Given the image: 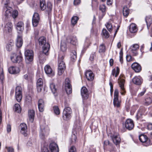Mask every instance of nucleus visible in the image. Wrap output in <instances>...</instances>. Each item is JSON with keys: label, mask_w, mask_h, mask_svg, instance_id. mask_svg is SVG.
<instances>
[{"label": "nucleus", "mask_w": 152, "mask_h": 152, "mask_svg": "<svg viewBox=\"0 0 152 152\" xmlns=\"http://www.w3.org/2000/svg\"><path fill=\"white\" fill-rule=\"evenodd\" d=\"M90 44L91 42L90 39V37H86L84 45V48H88L90 45Z\"/></svg>", "instance_id": "ea45409f"}, {"label": "nucleus", "mask_w": 152, "mask_h": 152, "mask_svg": "<svg viewBox=\"0 0 152 152\" xmlns=\"http://www.w3.org/2000/svg\"><path fill=\"white\" fill-rule=\"evenodd\" d=\"M64 57V53L60 54L58 56V68L59 69H64L65 68V64L63 61Z\"/></svg>", "instance_id": "9b49d317"}, {"label": "nucleus", "mask_w": 152, "mask_h": 152, "mask_svg": "<svg viewBox=\"0 0 152 152\" xmlns=\"http://www.w3.org/2000/svg\"><path fill=\"white\" fill-rule=\"evenodd\" d=\"M14 43L12 40H10L6 46V49L8 51L11 50L12 49V47L13 46Z\"/></svg>", "instance_id": "4c0bfd02"}, {"label": "nucleus", "mask_w": 152, "mask_h": 152, "mask_svg": "<svg viewBox=\"0 0 152 152\" xmlns=\"http://www.w3.org/2000/svg\"><path fill=\"white\" fill-rule=\"evenodd\" d=\"M60 49L62 52L65 51L67 49L66 44L64 42H61V44Z\"/></svg>", "instance_id": "c03bdc74"}, {"label": "nucleus", "mask_w": 152, "mask_h": 152, "mask_svg": "<svg viewBox=\"0 0 152 152\" xmlns=\"http://www.w3.org/2000/svg\"><path fill=\"white\" fill-rule=\"evenodd\" d=\"M20 127L21 128L20 132L24 136H26L27 135V127L26 124L25 123L21 124L20 125Z\"/></svg>", "instance_id": "412c9836"}, {"label": "nucleus", "mask_w": 152, "mask_h": 152, "mask_svg": "<svg viewBox=\"0 0 152 152\" xmlns=\"http://www.w3.org/2000/svg\"><path fill=\"white\" fill-rule=\"evenodd\" d=\"M5 148L7 150L8 152H14V149L12 147L6 146Z\"/></svg>", "instance_id": "5fc2aeb1"}, {"label": "nucleus", "mask_w": 152, "mask_h": 152, "mask_svg": "<svg viewBox=\"0 0 152 152\" xmlns=\"http://www.w3.org/2000/svg\"><path fill=\"white\" fill-rule=\"evenodd\" d=\"M13 9L10 6L5 5L3 7V12L5 19L9 18L11 16Z\"/></svg>", "instance_id": "423d86ee"}, {"label": "nucleus", "mask_w": 152, "mask_h": 152, "mask_svg": "<svg viewBox=\"0 0 152 152\" xmlns=\"http://www.w3.org/2000/svg\"><path fill=\"white\" fill-rule=\"evenodd\" d=\"M18 11L16 10H14L12 12L11 16L14 19L16 18L18 16Z\"/></svg>", "instance_id": "a18cd8bd"}, {"label": "nucleus", "mask_w": 152, "mask_h": 152, "mask_svg": "<svg viewBox=\"0 0 152 152\" xmlns=\"http://www.w3.org/2000/svg\"><path fill=\"white\" fill-rule=\"evenodd\" d=\"M49 129L47 126H41L39 132V136L42 139H44L49 135Z\"/></svg>", "instance_id": "7ed1b4c3"}, {"label": "nucleus", "mask_w": 152, "mask_h": 152, "mask_svg": "<svg viewBox=\"0 0 152 152\" xmlns=\"http://www.w3.org/2000/svg\"><path fill=\"white\" fill-rule=\"evenodd\" d=\"M77 56H71V60L72 61H74L76 60Z\"/></svg>", "instance_id": "0e129e2a"}, {"label": "nucleus", "mask_w": 152, "mask_h": 152, "mask_svg": "<svg viewBox=\"0 0 152 152\" xmlns=\"http://www.w3.org/2000/svg\"><path fill=\"white\" fill-rule=\"evenodd\" d=\"M53 110L54 113L56 115H58L60 114L59 109L58 106L53 107Z\"/></svg>", "instance_id": "09e8293b"}, {"label": "nucleus", "mask_w": 152, "mask_h": 152, "mask_svg": "<svg viewBox=\"0 0 152 152\" xmlns=\"http://www.w3.org/2000/svg\"><path fill=\"white\" fill-rule=\"evenodd\" d=\"M146 110V109L144 107H141L138 113V115H139V114L142 115L144 114Z\"/></svg>", "instance_id": "603ef678"}, {"label": "nucleus", "mask_w": 152, "mask_h": 152, "mask_svg": "<svg viewBox=\"0 0 152 152\" xmlns=\"http://www.w3.org/2000/svg\"><path fill=\"white\" fill-rule=\"evenodd\" d=\"M105 50V46L103 44H102L99 46V52L100 53L104 52Z\"/></svg>", "instance_id": "49530a36"}, {"label": "nucleus", "mask_w": 152, "mask_h": 152, "mask_svg": "<svg viewBox=\"0 0 152 152\" xmlns=\"http://www.w3.org/2000/svg\"><path fill=\"white\" fill-rule=\"evenodd\" d=\"M144 104L148 106L152 103V99L150 97H148L145 98L144 101Z\"/></svg>", "instance_id": "c9c22d12"}, {"label": "nucleus", "mask_w": 152, "mask_h": 152, "mask_svg": "<svg viewBox=\"0 0 152 152\" xmlns=\"http://www.w3.org/2000/svg\"><path fill=\"white\" fill-rule=\"evenodd\" d=\"M77 133L75 130H73L72 131V134L70 139V142L71 144L74 143L75 142L77 139Z\"/></svg>", "instance_id": "2f4dec72"}, {"label": "nucleus", "mask_w": 152, "mask_h": 152, "mask_svg": "<svg viewBox=\"0 0 152 152\" xmlns=\"http://www.w3.org/2000/svg\"><path fill=\"white\" fill-rule=\"evenodd\" d=\"M118 82L121 90V94L122 95H124L125 92L124 88L125 80L123 79L119 78L118 79Z\"/></svg>", "instance_id": "a211bd4d"}, {"label": "nucleus", "mask_w": 152, "mask_h": 152, "mask_svg": "<svg viewBox=\"0 0 152 152\" xmlns=\"http://www.w3.org/2000/svg\"><path fill=\"white\" fill-rule=\"evenodd\" d=\"M120 61L121 62V64L123 63V52L121 50L120 52Z\"/></svg>", "instance_id": "4d7b16f0"}, {"label": "nucleus", "mask_w": 152, "mask_h": 152, "mask_svg": "<svg viewBox=\"0 0 152 152\" xmlns=\"http://www.w3.org/2000/svg\"><path fill=\"white\" fill-rule=\"evenodd\" d=\"M132 53L135 56L137 54V51L139 49V45L137 44H134L131 46Z\"/></svg>", "instance_id": "bb28decb"}, {"label": "nucleus", "mask_w": 152, "mask_h": 152, "mask_svg": "<svg viewBox=\"0 0 152 152\" xmlns=\"http://www.w3.org/2000/svg\"><path fill=\"white\" fill-rule=\"evenodd\" d=\"M85 75L87 79L89 81H92L94 79V75L91 71H86Z\"/></svg>", "instance_id": "aec40b11"}, {"label": "nucleus", "mask_w": 152, "mask_h": 152, "mask_svg": "<svg viewBox=\"0 0 152 152\" xmlns=\"http://www.w3.org/2000/svg\"><path fill=\"white\" fill-rule=\"evenodd\" d=\"M146 89L145 88H143L142 91L138 94V96L140 97L142 96L143 95H144L145 93L146 92Z\"/></svg>", "instance_id": "6e6d98bb"}, {"label": "nucleus", "mask_w": 152, "mask_h": 152, "mask_svg": "<svg viewBox=\"0 0 152 152\" xmlns=\"http://www.w3.org/2000/svg\"><path fill=\"white\" fill-rule=\"evenodd\" d=\"M134 124L133 121L131 119H128L125 121V126L129 130H132L134 128Z\"/></svg>", "instance_id": "f8f14e48"}, {"label": "nucleus", "mask_w": 152, "mask_h": 152, "mask_svg": "<svg viewBox=\"0 0 152 152\" xmlns=\"http://www.w3.org/2000/svg\"><path fill=\"white\" fill-rule=\"evenodd\" d=\"M40 6L42 10H45L48 15H50L52 8V4L50 2H48L46 6L45 0H40Z\"/></svg>", "instance_id": "f03ea898"}, {"label": "nucleus", "mask_w": 152, "mask_h": 152, "mask_svg": "<svg viewBox=\"0 0 152 152\" xmlns=\"http://www.w3.org/2000/svg\"><path fill=\"white\" fill-rule=\"evenodd\" d=\"M99 9L102 12H105L106 10V7L104 4L100 5L99 7Z\"/></svg>", "instance_id": "8fccbe9b"}, {"label": "nucleus", "mask_w": 152, "mask_h": 152, "mask_svg": "<svg viewBox=\"0 0 152 152\" xmlns=\"http://www.w3.org/2000/svg\"><path fill=\"white\" fill-rule=\"evenodd\" d=\"M44 102L42 99H40L38 101V107L40 112H42L44 110Z\"/></svg>", "instance_id": "7c9ffc66"}, {"label": "nucleus", "mask_w": 152, "mask_h": 152, "mask_svg": "<svg viewBox=\"0 0 152 152\" xmlns=\"http://www.w3.org/2000/svg\"><path fill=\"white\" fill-rule=\"evenodd\" d=\"M103 35L105 38H107L109 37L110 35L108 32L105 29L103 28L102 30Z\"/></svg>", "instance_id": "de8ad7c7"}, {"label": "nucleus", "mask_w": 152, "mask_h": 152, "mask_svg": "<svg viewBox=\"0 0 152 152\" xmlns=\"http://www.w3.org/2000/svg\"><path fill=\"white\" fill-rule=\"evenodd\" d=\"M81 96L83 99H87L89 97L88 91L87 88L85 87H83L81 90Z\"/></svg>", "instance_id": "f3484780"}, {"label": "nucleus", "mask_w": 152, "mask_h": 152, "mask_svg": "<svg viewBox=\"0 0 152 152\" xmlns=\"http://www.w3.org/2000/svg\"><path fill=\"white\" fill-rule=\"evenodd\" d=\"M140 140L142 143H143V145L147 146L151 145V142L150 140L148 139L147 136L144 134H141L139 136Z\"/></svg>", "instance_id": "9d476101"}, {"label": "nucleus", "mask_w": 152, "mask_h": 152, "mask_svg": "<svg viewBox=\"0 0 152 152\" xmlns=\"http://www.w3.org/2000/svg\"><path fill=\"white\" fill-rule=\"evenodd\" d=\"M13 28L12 23L9 22L5 26L4 28V32L6 34H9L12 32Z\"/></svg>", "instance_id": "dca6fc26"}, {"label": "nucleus", "mask_w": 152, "mask_h": 152, "mask_svg": "<svg viewBox=\"0 0 152 152\" xmlns=\"http://www.w3.org/2000/svg\"><path fill=\"white\" fill-rule=\"evenodd\" d=\"M64 69H59L58 68V74L59 75H61L64 72Z\"/></svg>", "instance_id": "bf43d9fd"}, {"label": "nucleus", "mask_w": 152, "mask_h": 152, "mask_svg": "<svg viewBox=\"0 0 152 152\" xmlns=\"http://www.w3.org/2000/svg\"><path fill=\"white\" fill-rule=\"evenodd\" d=\"M49 148L51 152H58V148L57 144L53 142L50 144Z\"/></svg>", "instance_id": "5701e85b"}, {"label": "nucleus", "mask_w": 152, "mask_h": 152, "mask_svg": "<svg viewBox=\"0 0 152 152\" xmlns=\"http://www.w3.org/2000/svg\"><path fill=\"white\" fill-rule=\"evenodd\" d=\"M129 13V9L126 7H124L123 8V14L124 16L127 17Z\"/></svg>", "instance_id": "37998d69"}, {"label": "nucleus", "mask_w": 152, "mask_h": 152, "mask_svg": "<svg viewBox=\"0 0 152 152\" xmlns=\"http://www.w3.org/2000/svg\"><path fill=\"white\" fill-rule=\"evenodd\" d=\"M25 61L26 64L31 63L33 60L34 53L31 50H26L25 52Z\"/></svg>", "instance_id": "20e7f679"}, {"label": "nucleus", "mask_w": 152, "mask_h": 152, "mask_svg": "<svg viewBox=\"0 0 152 152\" xmlns=\"http://www.w3.org/2000/svg\"><path fill=\"white\" fill-rule=\"evenodd\" d=\"M72 111L70 108L67 107H65L64 110L62 118L64 120L68 121L71 118Z\"/></svg>", "instance_id": "39448f33"}, {"label": "nucleus", "mask_w": 152, "mask_h": 152, "mask_svg": "<svg viewBox=\"0 0 152 152\" xmlns=\"http://www.w3.org/2000/svg\"><path fill=\"white\" fill-rule=\"evenodd\" d=\"M119 73V69L118 67H117L116 69H114L112 70V75L113 76L115 75V77H116L118 75Z\"/></svg>", "instance_id": "e433bc0d"}, {"label": "nucleus", "mask_w": 152, "mask_h": 152, "mask_svg": "<svg viewBox=\"0 0 152 152\" xmlns=\"http://www.w3.org/2000/svg\"><path fill=\"white\" fill-rule=\"evenodd\" d=\"M65 83V89L66 93L67 94H70L72 92V88L69 79H66Z\"/></svg>", "instance_id": "ddd939ff"}, {"label": "nucleus", "mask_w": 152, "mask_h": 152, "mask_svg": "<svg viewBox=\"0 0 152 152\" xmlns=\"http://www.w3.org/2000/svg\"><path fill=\"white\" fill-rule=\"evenodd\" d=\"M22 88L19 86H17L15 89V96L16 100L20 102L22 98Z\"/></svg>", "instance_id": "6e6552de"}, {"label": "nucleus", "mask_w": 152, "mask_h": 152, "mask_svg": "<svg viewBox=\"0 0 152 152\" xmlns=\"http://www.w3.org/2000/svg\"><path fill=\"white\" fill-rule=\"evenodd\" d=\"M70 43L73 45H76L77 44V40L75 36H73L70 38Z\"/></svg>", "instance_id": "a19ab883"}, {"label": "nucleus", "mask_w": 152, "mask_h": 152, "mask_svg": "<svg viewBox=\"0 0 152 152\" xmlns=\"http://www.w3.org/2000/svg\"><path fill=\"white\" fill-rule=\"evenodd\" d=\"M80 0H74V4L75 5H78L80 3Z\"/></svg>", "instance_id": "e2e57ef3"}, {"label": "nucleus", "mask_w": 152, "mask_h": 152, "mask_svg": "<svg viewBox=\"0 0 152 152\" xmlns=\"http://www.w3.org/2000/svg\"><path fill=\"white\" fill-rule=\"evenodd\" d=\"M132 82L136 85H140L142 84V80L140 77L135 76L133 78Z\"/></svg>", "instance_id": "393cba45"}, {"label": "nucleus", "mask_w": 152, "mask_h": 152, "mask_svg": "<svg viewBox=\"0 0 152 152\" xmlns=\"http://www.w3.org/2000/svg\"><path fill=\"white\" fill-rule=\"evenodd\" d=\"M147 128L148 130H152V124H149L147 125Z\"/></svg>", "instance_id": "338daca9"}, {"label": "nucleus", "mask_w": 152, "mask_h": 152, "mask_svg": "<svg viewBox=\"0 0 152 152\" xmlns=\"http://www.w3.org/2000/svg\"><path fill=\"white\" fill-rule=\"evenodd\" d=\"M8 71L10 73L16 74L19 72L20 70L18 67L12 66L9 68Z\"/></svg>", "instance_id": "a878e982"}, {"label": "nucleus", "mask_w": 152, "mask_h": 152, "mask_svg": "<svg viewBox=\"0 0 152 152\" xmlns=\"http://www.w3.org/2000/svg\"><path fill=\"white\" fill-rule=\"evenodd\" d=\"M110 137L113 142L116 145L120 144L121 142V138L118 133H115L111 135Z\"/></svg>", "instance_id": "4468645a"}, {"label": "nucleus", "mask_w": 152, "mask_h": 152, "mask_svg": "<svg viewBox=\"0 0 152 152\" xmlns=\"http://www.w3.org/2000/svg\"><path fill=\"white\" fill-rule=\"evenodd\" d=\"M4 78V75L3 72V69L2 68H0V79L2 80Z\"/></svg>", "instance_id": "864d4df0"}, {"label": "nucleus", "mask_w": 152, "mask_h": 152, "mask_svg": "<svg viewBox=\"0 0 152 152\" xmlns=\"http://www.w3.org/2000/svg\"><path fill=\"white\" fill-rule=\"evenodd\" d=\"M129 30L132 33H135L137 30L136 25L134 23L131 24L130 26Z\"/></svg>", "instance_id": "f704fd0d"}, {"label": "nucleus", "mask_w": 152, "mask_h": 152, "mask_svg": "<svg viewBox=\"0 0 152 152\" xmlns=\"http://www.w3.org/2000/svg\"><path fill=\"white\" fill-rule=\"evenodd\" d=\"M132 57L130 55H127L126 56V59L127 61H129L132 60Z\"/></svg>", "instance_id": "680f3d73"}, {"label": "nucleus", "mask_w": 152, "mask_h": 152, "mask_svg": "<svg viewBox=\"0 0 152 152\" xmlns=\"http://www.w3.org/2000/svg\"><path fill=\"white\" fill-rule=\"evenodd\" d=\"M145 20L148 29L150 27H151V33L152 34V17L151 16H148L146 17Z\"/></svg>", "instance_id": "6ab92c4d"}, {"label": "nucleus", "mask_w": 152, "mask_h": 152, "mask_svg": "<svg viewBox=\"0 0 152 152\" xmlns=\"http://www.w3.org/2000/svg\"><path fill=\"white\" fill-rule=\"evenodd\" d=\"M14 109L16 112L18 113H20L21 112V108L20 105L18 104H15Z\"/></svg>", "instance_id": "79ce46f5"}, {"label": "nucleus", "mask_w": 152, "mask_h": 152, "mask_svg": "<svg viewBox=\"0 0 152 152\" xmlns=\"http://www.w3.org/2000/svg\"><path fill=\"white\" fill-rule=\"evenodd\" d=\"M45 71L47 74L49 75L50 76H53L54 75V72L52 70L50 66L48 65L45 66Z\"/></svg>", "instance_id": "4be33fe9"}, {"label": "nucleus", "mask_w": 152, "mask_h": 152, "mask_svg": "<svg viewBox=\"0 0 152 152\" xmlns=\"http://www.w3.org/2000/svg\"><path fill=\"white\" fill-rule=\"evenodd\" d=\"M79 20V18L77 16H74L71 19L72 25L74 26L77 23V21Z\"/></svg>", "instance_id": "58836bf2"}, {"label": "nucleus", "mask_w": 152, "mask_h": 152, "mask_svg": "<svg viewBox=\"0 0 152 152\" xmlns=\"http://www.w3.org/2000/svg\"><path fill=\"white\" fill-rule=\"evenodd\" d=\"M11 58L12 61L14 63H20L23 60V58L20 52L18 54L13 53Z\"/></svg>", "instance_id": "0eeeda50"}, {"label": "nucleus", "mask_w": 152, "mask_h": 152, "mask_svg": "<svg viewBox=\"0 0 152 152\" xmlns=\"http://www.w3.org/2000/svg\"><path fill=\"white\" fill-rule=\"evenodd\" d=\"M69 152H76V149L74 146H72L69 150Z\"/></svg>", "instance_id": "13d9d810"}, {"label": "nucleus", "mask_w": 152, "mask_h": 152, "mask_svg": "<svg viewBox=\"0 0 152 152\" xmlns=\"http://www.w3.org/2000/svg\"><path fill=\"white\" fill-rule=\"evenodd\" d=\"M39 20V15L37 13H35L33 16L32 22L33 26L36 27L38 24Z\"/></svg>", "instance_id": "2eb2a0df"}, {"label": "nucleus", "mask_w": 152, "mask_h": 152, "mask_svg": "<svg viewBox=\"0 0 152 152\" xmlns=\"http://www.w3.org/2000/svg\"><path fill=\"white\" fill-rule=\"evenodd\" d=\"M11 131V127L10 125L8 124L7 126V131L8 132H10Z\"/></svg>", "instance_id": "69168bd1"}, {"label": "nucleus", "mask_w": 152, "mask_h": 152, "mask_svg": "<svg viewBox=\"0 0 152 152\" xmlns=\"http://www.w3.org/2000/svg\"><path fill=\"white\" fill-rule=\"evenodd\" d=\"M23 43L22 37L18 36L16 41V46L17 47L20 48L21 47Z\"/></svg>", "instance_id": "473e14b6"}, {"label": "nucleus", "mask_w": 152, "mask_h": 152, "mask_svg": "<svg viewBox=\"0 0 152 152\" xmlns=\"http://www.w3.org/2000/svg\"><path fill=\"white\" fill-rule=\"evenodd\" d=\"M113 20L110 19L108 21L105 25L107 30L110 32H111L113 30V27L112 25V23H113Z\"/></svg>", "instance_id": "c756f323"}, {"label": "nucleus", "mask_w": 152, "mask_h": 152, "mask_svg": "<svg viewBox=\"0 0 152 152\" xmlns=\"http://www.w3.org/2000/svg\"><path fill=\"white\" fill-rule=\"evenodd\" d=\"M16 29L20 31V33L24 29V24L21 21L18 22L16 25Z\"/></svg>", "instance_id": "c85d7f7f"}, {"label": "nucleus", "mask_w": 152, "mask_h": 152, "mask_svg": "<svg viewBox=\"0 0 152 152\" xmlns=\"http://www.w3.org/2000/svg\"><path fill=\"white\" fill-rule=\"evenodd\" d=\"M113 103L115 107H120V101L118 99V91L117 89H116L114 91Z\"/></svg>", "instance_id": "1a4fd4ad"}, {"label": "nucleus", "mask_w": 152, "mask_h": 152, "mask_svg": "<svg viewBox=\"0 0 152 152\" xmlns=\"http://www.w3.org/2000/svg\"><path fill=\"white\" fill-rule=\"evenodd\" d=\"M35 112L33 110H30L28 111V115L29 119L30 121L31 122H33L34 118Z\"/></svg>", "instance_id": "72a5a7b5"}, {"label": "nucleus", "mask_w": 152, "mask_h": 152, "mask_svg": "<svg viewBox=\"0 0 152 152\" xmlns=\"http://www.w3.org/2000/svg\"><path fill=\"white\" fill-rule=\"evenodd\" d=\"M110 144L109 141L108 140H105L104 142V145L107 146Z\"/></svg>", "instance_id": "774afa93"}, {"label": "nucleus", "mask_w": 152, "mask_h": 152, "mask_svg": "<svg viewBox=\"0 0 152 152\" xmlns=\"http://www.w3.org/2000/svg\"><path fill=\"white\" fill-rule=\"evenodd\" d=\"M43 85V80L42 78H39L37 81V91L38 92H40L41 91Z\"/></svg>", "instance_id": "b1692460"}, {"label": "nucleus", "mask_w": 152, "mask_h": 152, "mask_svg": "<svg viewBox=\"0 0 152 152\" xmlns=\"http://www.w3.org/2000/svg\"><path fill=\"white\" fill-rule=\"evenodd\" d=\"M132 68L136 72H140L141 69L140 66L137 63H134L132 65Z\"/></svg>", "instance_id": "cd10ccee"}, {"label": "nucleus", "mask_w": 152, "mask_h": 152, "mask_svg": "<svg viewBox=\"0 0 152 152\" xmlns=\"http://www.w3.org/2000/svg\"><path fill=\"white\" fill-rule=\"evenodd\" d=\"M50 88L52 92L54 94L56 91V89L55 88V85L53 83H51L50 85Z\"/></svg>", "instance_id": "3c124183"}, {"label": "nucleus", "mask_w": 152, "mask_h": 152, "mask_svg": "<svg viewBox=\"0 0 152 152\" xmlns=\"http://www.w3.org/2000/svg\"><path fill=\"white\" fill-rule=\"evenodd\" d=\"M38 42L40 47L42 48V52L45 55L48 54V52L50 48V45L46 42V39L44 37H41L38 39Z\"/></svg>", "instance_id": "f257e3e1"}, {"label": "nucleus", "mask_w": 152, "mask_h": 152, "mask_svg": "<svg viewBox=\"0 0 152 152\" xmlns=\"http://www.w3.org/2000/svg\"><path fill=\"white\" fill-rule=\"evenodd\" d=\"M95 53H92L90 56V60L91 61H92L93 60L94 58V57L95 56Z\"/></svg>", "instance_id": "052dcab7"}]
</instances>
